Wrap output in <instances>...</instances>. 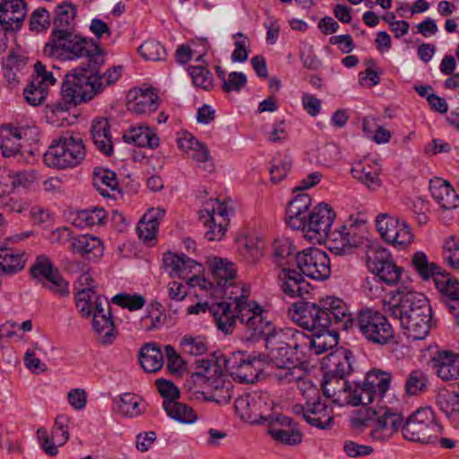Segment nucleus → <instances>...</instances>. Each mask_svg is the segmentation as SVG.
I'll use <instances>...</instances> for the list:
<instances>
[{
  "instance_id": "nucleus-1",
  "label": "nucleus",
  "mask_w": 459,
  "mask_h": 459,
  "mask_svg": "<svg viewBox=\"0 0 459 459\" xmlns=\"http://www.w3.org/2000/svg\"><path fill=\"white\" fill-rule=\"evenodd\" d=\"M337 298L327 297L317 303L308 301H298L292 304L290 309L291 319L299 326L312 332L307 334V353L314 351L322 354L339 342L338 330H344L342 326V318L338 316L335 318V302Z\"/></svg>"
},
{
  "instance_id": "nucleus-2",
  "label": "nucleus",
  "mask_w": 459,
  "mask_h": 459,
  "mask_svg": "<svg viewBox=\"0 0 459 459\" xmlns=\"http://www.w3.org/2000/svg\"><path fill=\"white\" fill-rule=\"evenodd\" d=\"M397 299L385 309L390 316L399 320L404 335L412 341L423 340L429 333L432 309L427 297L407 287L397 289Z\"/></svg>"
},
{
  "instance_id": "nucleus-3",
  "label": "nucleus",
  "mask_w": 459,
  "mask_h": 459,
  "mask_svg": "<svg viewBox=\"0 0 459 459\" xmlns=\"http://www.w3.org/2000/svg\"><path fill=\"white\" fill-rule=\"evenodd\" d=\"M336 304L335 318L342 316L344 331L356 328L369 342L384 345L394 338V329L387 317L378 310L362 309L353 317L347 304L341 299L333 300ZM334 308V306H333Z\"/></svg>"
},
{
  "instance_id": "nucleus-4",
  "label": "nucleus",
  "mask_w": 459,
  "mask_h": 459,
  "mask_svg": "<svg viewBox=\"0 0 459 459\" xmlns=\"http://www.w3.org/2000/svg\"><path fill=\"white\" fill-rule=\"evenodd\" d=\"M43 53L47 56L63 60L85 57L88 64L93 65L105 63V55L100 46L92 39L82 37L75 30L50 37Z\"/></svg>"
},
{
  "instance_id": "nucleus-5",
  "label": "nucleus",
  "mask_w": 459,
  "mask_h": 459,
  "mask_svg": "<svg viewBox=\"0 0 459 459\" xmlns=\"http://www.w3.org/2000/svg\"><path fill=\"white\" fill-rule=\"evenodd\" d=\"M91 80L89 65L80 66L70 71L62 83L61 98L59 100L48 104V108L53 113L68 111L82 102L91 100L100 86Z\"/></svg>"
},
{
  "instance_id": "nucleus-6",
  "label": "nucleus",
  "mask_w": 459,
  "mask_h": 459,
  "mask_svg": "<svg viewBox=\"0 0 459 459\" xmlns=\"http://www.w3.org/2000/svg\"><path fill=\"white\" fill-rule=\"evenodd\" d=\"M85 156L86 149L81 134L65 132L53 140L43 159L48 167L65 169L78 166Z\"/></svg>"
},
{
  "instance_id": "nucleus-7",
  "label": "nucleus",
  "mask_w": 459,
  "mask_h": 459,
  "mask_svg": "<svg viewBox=\"0 0 459 459\" xmlns=\"http://www.w3.org/2000/svg\"><path fill=\"white\" fill-rule=\"evenodd\" d=\"M403 418L401 413L387 407L378 409L363 408L358 416L351 420L354 429L363 430L370 429V437L376 440L389 438L403 426Z\"/></svg>"
},
{
  "instance_id": "nucleus-8",
  "label": "nucleus",
  "mask_w": 459,
  "mask_h": 459,
  "mask_svg": "<svg viewBox=\"0 0 459 459\" xmlns=\"http://www.w3.org/2000/svg\"><path fill=\"white\" fill-rule=\"evenodd\" d=\"M238 318L247 338L257 340L263 337L264 340L273 334L274 326L263 316L264 309L256 302L248 299V295L242 293L234 298Z\"/></svg>"
},
{
  "instance_id": "nucleus-9",
  "label": "nucleus",
  "mask_w": 459,
  "mask_h": 459,
  "mask_svg": "<svg viewBox=\"0 0 459 459\" xmlns=\"http://www.w3.org/2000/svg\"><path fill=\"white\" fill-rule=\"evenodd\" d=\"M405 439L412 442L431 443L442 434V427L430 407L420 408L411 413L402 426Z\"/></svg>"
},
{
  "instance_id": "nucleus-10",
  "label": "nucleus",
  "mask_w": 459,
  "mask_h": 459,
  "mask_svg": "<svg viewBox=\"0 0 459 459\" xmlns=\"http://www.w3.org/2000/svg\"><path fill=\"white\" fill-rule=\"evenodd\" d=\"M392 375L380 369H372L367 373L362 382L351 386L349 403L352 406L368 405L375 400L384 397L390 387Z\"/></svg>"
},
{
  "instance_id": "nucleus-11",
  "label": "nucleus",
  "mask_w": 459,
  "mask_h": 459,
  "mask_svg": "<svg viewBox=\"0 0 459 459\" xmlns=\"http://www.w3.org/2000/svg\"><path fill=\"white\" fill-rule=\"evenodd\" d=\"M234 407L238 416L246 421L272 424L273 401L265 392L246 393L235 400Z\"/></svg>"
},
{
  "instance_id": "nucleus-12",
  "label": "nucleus",
  "mask_w": 459,
  "mask_h": 459,
  "mask_svg": "<svg viewBox=\"0 0 459 459\" xmlns=\"http://www.w3.org/2000/svg\"><path fill=\"white\" fill-rule=\"evenodd\" d=\"M368 236L366 221L351 216L342 227L333 231L331 238L336 246L333 248L340 250L338 254L350 253L353 248L368 244Z\"/></svg>"
},
{
  "instance_id": "nucleus-13",
  "label": "nucleus",
  "mask_w": 459,
  "mask_h": 459,
  "mask_svg": "<svg viewBox=\"0 0 459 459\" xmlns=\"http://www.w3.org/2000/svg\"><path fill=\"white\" fill-rule=\"evenodd\" d=\"M228 206L218 199L210 200L204 210L200 211V220L207 230L204 234L209 241L220 240L229 225Z\"/></svg>"
},
{
  "instance_id": "nucleus-14",
  "label": "nucleus",
  "mask_w": 459,
  "mask_h": 459,
  "mask_svg": "<svg viewBox=\"0 0 459 459\" xmlns=\"http://www.w3.org/2000/svg\"><path fill=\"white\" fill-rule=\"evenodd\" d=\"M297 266L306 276L324 281L331 274L330 258L326 252L317 247H309L298 253Z\"/></svg>"
},
{
  "instance_id": "nucleus-15",
  "label": "nucleus",
  "mask_w": 459,
  "mask_h": 459,
  "mask_svg": "<svg viewBox=\"0 0 459 459\" xmlns=\"http://www.w3.org/2000/svg\"><path fill=\"white\" fill-rule=\"evenodd\" d=\"M335 212L327 204L322 203L316 206L305 219L306 236L309 239L322 241L325 238L332 240L333 231L331 230Z\"/></svg>"
},
{
  "instance_id": "nucleus-16",
  "label": "nucleus",
  "mask_w": 459,
  "mask_h": 459,
  "mask_svg": "<svg viewBox=\"0 0 459 459\" xmlns=\"http://www.w3.org/2000/svg\"><path fill=\"white\" fill-rule=\"evenodd\" d=\"M376 224L381 238L387 244L403 249L412 240L410 227L404 221L387 213H380L376 219Z\"/></svg>"
},
{
  "instance_id": "nucleus-17",
  "label": "nucleus",
  "mask_w": 459,
  "mask_h": 459,
  "mask_svg": "<svg viewBox=\"0 0 459 459\" xmlns=\"http://www.w3.org/2000/svg\"><path fill=\"white\" fill-rule=\"evenodd\" d=\"M31 276L42 281L43 286L60 297L70 293L68 283L63 279L59 271L54 267L50 259L44 255H39L30 267Z\"/></svg>"
},
{
  "instance_id": "nucleus-18",
  "label": "nucleus",
  "mask_w": 459,
  "mask_h": 459,
  "mask_svg": "<svg viewBox=\"0 0 459 459\" xmlns=\"http://www.w3.org/2000/svg\"><path fill=\"white\" fill-rule=\"evenodd\" d=\"M306 389L301 393L307 400V422L318 429H325L333 425V411L321 401L319 391L311 383H304Z\"/></svg>"
},
{
  "instance_id": "nucleus-19",
  "label": "nucleus",
  "mask_w": 459,
  "mask_h": 459,
  "mask_svg": "<svg viewBox=\"0 0 459 459\" xmlns=\"http://www.w3.org/2000/svg\"><path fill=\"white\" fill-rule=\"evenodd\" d=\"M35 74L32 76L30 82L23 91L26 101L31 106H39L44 102L48 94V87L56 82L52 72H48L46 66L37 62L34 65Z\"/></svg>"
},
{
  "instance_id": "nucleus-20",
  "label": "nucleus",
  "mask_w": 459,
  "mask_h": 459,
  "mask_svg": "<svg viewBox=\"0 0 459 459\" xmlns=\"http://www.w3.org/2000/svg\"><path fill=\"white\" fill-rule=\"evenodd\" d=\"M256 357H251L243 351L232 352L223 359L225 368L239 383L253 384L258 378V370L255 367Z\"/></svg>"
},
{
  "instance_id": "nucleus-21",
  "label": "nucleus",
  "mask_w": 459,
  "mask_h": 459,
  "mask_svg": "<svg viewBox=\"0 0 459 459\" xmlns=\"http://www.w3.org/2000/svg\"><path fill=\"white\" fill-rule=\"evenodd\" d=\"M92 327L102 343H111L116 338L111 308L108 299H100L95 305Z\"/></svg>"
},
{
  "instance_id": "nucleus-22",
  "label": "nucleus",
  "mask_w": 459,
  "mask_h": 459,
  "mask_svg": "<svg viewBox=\"0 0 459 459\" xmlns=\"http://www.w3.org/2000/svg\"><path fill=\"white\" fill-rule=\"evenodd\" d=\"M178 146L189 158L196 162L198 168L209 173L214 170V164L210 151L205 143H201L190 134H185L178 139Z\"/></svg>"
},
{
  "instance_id": "nucleus-23",
  "label": "nucleus",
  "mask_w": 459,
  "mask_h": 459,
  "mask_svg": "<svg viewBox=\"0 0 459 459\" xmlns=\"http://www.w3.org/2000/svg\"><path fill=\"white\" fill-rule=\"evenodd\" d=\"M304 274L290 267L281 269L278 281L282 292L290 298L305 299L311 290V285L304 279Z\"/></svg>"
},
{
  "instance_id": "nucleus-24",
  "label": "nucleus",
  "mask_w": 459,
  "mask_h": 459,
  "mask_svg": "<svg viewBox=\"0 0 459 459\" xmlns=\"http://www.w3.org/2000/svg\"><path fill=\"white\" fill-rule=\"evenodd\" d=\"M126 99L127 109L136 115L154 112L160 105V99L153 88L130 90Z\"/></svg>"
},
{
  "instance_id": "nucleus-25",
  "label": "nucleus",
  "mask_w": 459,
  "mask_h": 459,
  "mask_svg": "<svg viewBox=\"0 0 459 459\" xmlns=\"http://www.w3.org/2000/svg\"><path fill=\"white\" fill-rule=\"evenodd\" d=\"M271 344H281L290 348L296 353L306 355L307 353V333L296 328L286 327L275 329L271 334Z\"/></svg>"
},
{
  "instance_id": "nucleus-26",
  "label": "nucleus",
  "mask_w": 459,
  "mask_h": 459,
  "mask_svg": "<svg viewBox=\"0 0 459 459\" xmlns=\"http://www.w3.org/2000/svg\"><path fill=\"white\" fill-rule=\"evenodd\" d=\"M27 14L23 0H3L0 3V24L5 30H20Z\"/></svg>"
},
{
  "instance_id": "nucleus-27",
  "label": "nucleus",
  "mask_w": 459,
  "mask_h": 459,
  "mask_svg": "<svg viewBox=\"0 0 459 459\" xmlns=\"http://www.w3.org/2000/svg\"><path fill=\"white\" fill-rule=\"evenodd\" d=\"M268 377L271 381L278 385H288L293 382L298 383V387L302 393L306 389L304 383H310L305 380V372L296 364L281 365L266 364Z\"/></svg>"
},
{
  "instance_id": "nucleus-28",
  "label": "nucleus",
  "mask_w": 459,
  "mask_h": 459,
  "mask_svg": "<svg viewBox=\"0 0 459 459\" xmlns=\"http://www.w3.org/2000/svg\"><path fill=\"white\" fill-rule=\"evenodd\" d=\"M372 273L375 276L371 281L367 279L363 287L365 290H368V295L371 298H376L383 291V289L377 286V283L382 281L387 285L396 284L401 278L402 268L398 267L394 261L391 260L387 263H384V265H381L378 270H375Z\"/></svg>"
},
{
  "instance_id": "nucleus-29",
  "label": "nucleus",
  "mask_w": 459,
  "mask_h": 459,
  "mask_svg": "<svg viewBox=\"0 0 459 459\" xmlns=\"http://www.w3.org/2000/svg\"><path fill=\"white\" fill-rule=\"evenodd\" d=\"M432 368L443 381L459 377V355L446 350L437 351L431 359Z\"/></svg>"
},
{
  "instance_id": "nucleus-30",
  "label": "nucleus",
  "mask_w": 459,
  "mask_h": 459,
  "mask_svg": "<svg viewBox=\"0 0 459 459\" xmlns=\"http://www.w3.org/2000/svg\"><path fill=\"white\" fill-rule=\"evenodd\" d=\"M353 354L351 351L340 349L327 355L324 361L325 374L346 379L352 370Z\"/></svg>"
},
{
  "instance_id": "nucleus-31",
  "label": "nucleus",
  "mask_w": 459,
  "mask_h": 459,
  "mask_svg": "<svg viewBox=\"0 0 459 459\" xmlns=\"http://www.w3.org/2000/svg\"><path fill=\"white\" fill-rule=\"evenodd\" d=\"M311 198L307 194L297 195L289 204L286 209V222L293 230H304L305 219L308 215V208Z\"/></svg>"
},
{
  "instance_id": "nucleus-32",
  "label": "nucleus",
  "mask_w": 459,
  "mask_h": 459,
  "mask_svg": "<svg viewBox=\"0 0 459 459\" xmlns=\"http://www.w3.org/2000/svg\"><path fill=\"white\" fill-rule=\"evenodd\" d=\"M429 191L440 208L451 210L457 207L458 195L448 181L441 178L430 179Z\"/></svg>"
},
{
  "instance_id": "nucleus-33",
  "label": "nucleus",
  "mask_w": 459,
  "mask_h": 459,
  "mask_svg": "<svg viewBox=\"0 0 459 459\" xmlns=\"http://www.w3.org/2000/svg\"><path fill=\"white\" fill-rule=\"evenodd\" d=\"M322 390L325 396L333 399V403L339 406L348 405L351 385L346 379L325 374Z\"/></svg>"
},
{
  "instance_id": "nucleus-34",
  "label": "nucleus",
  "mask_w": 459,
  "mask_h": 459,
  "mask_svg": "<svg viewBox=\"0 0 459 459\" xmlns=\"http://www.w3.org/2000/svg\"><path fill=\"white\" fill-rule=\"evenodd\" d=\"M298 253L290 238H277L272 244V261L281 269L289 268L297 264Z\"/></svg>"
},
{
  "instance_id": "nucleus-35",
  "label": "nucleus",
  "mask_w": 459,
  "mask_h": 459,
  "mask_svg": "<svg viewBox=\"0 0 459 459\" xmlns=\"http://www.w3.org/2000/svg\"><path fill=\"white\" fill-rule=\"evenodd\" d=\"M70 250L89 261H96L102 256L104 247L100 238L91 235H81L72 239Z\"/></svg>"
},
{
  "instance_id": "nucleus-36",
  "label": "nucleus",
  "mask_w": 459,
  "mask_h": 459,
  "mask_svg": "<svg viewBox=\"0 0 459 459\" xmlns=\"http://www.w3.org/2000/svg\"><path fill=\"white\" fill-rule=\"evenodd\" d=\"M164 215L165 210L160 207L148 210L136 228L139 238L144 243H151L155 240L160 221Z\"/></svg>"
},
{
  "instance_id": "nucleus-37",
  "label": "nucleus",
  "mask_w": 459,
  "mask_h": 459,
  "mask_svg": "<svg viewBox=\"0 0 459 459\" xmlns=\"http://www.w3.org/2000/svg\"><path fill=\"white\" fill-rule=\"evenodd\" d=\"M163 264L172 278H186L188 274L199 265L195 260L186 255H178L171 252L164 254Z\"/></svg>"
},
{
  "instance_id": "nucleus-38",
  "label": "nucleus",
  "mask_w": 459,
  "mask_h": 459,
  "mask_svg": "<svg viewBox=\"0 0 459 459\" xmlns=\"http://www.w3.org/2000/svg\"><path fill=\"white\" fill-rule=\"evenodd\" d=\"M231 309L227 301L215 302L209 307V312L212 315L219 330L226 334L232 332L238 318V310Z\"/></svg>"
},
{
  "instance_id": "nucleus-39",
  "label": "nucleus",
  "mask_w": 459,
  "mask_h": 459,
  "mask_svg": "<svg viewBox=\"0 0 459 459\" xmlns=\"http://www.w3.org/2000/svg\"><path fill=\"white\" fill-rule=\"evenodd\" d=\"M123 140L139 147L155 149L160 145V138L148 126H132L123 134Z\"/></svg>"
},
{
  "instance_id": "nucleus-40",
  "label": "nucleus",
  "mask_w": 459,
  "mask_h": 459,
  "mask_svg": "<svg viewBox=\"0 0 459 459\" xmlns=\"http://www.w3.org/2000/svg\"><path fill=\"white\" fill-rule=\"evenodd\" d=\"M139 362L147 373L159 371L164 363L163 353L159 345L154 342L143 344L139 351Z\"/></svg>"
},
{
  "instance_id": "nucleus-41",
  "label": "nucleus",
  "mask_w": 459,
  "mask_h": 459,
  "mask_svg": "<svg viewBox=\"0 0 459 459\" xmlns=\"http://www.w3.org/2000/svg\"><path fill=\"white\" fill-rule=\"evenodd\" d=\"M114 411L123 417L134 418L143 414L145 406L142 398L130 393H126L114 399Z\"/></svg>"
},
{
  "instance_id": "nucleus-42",
  "label": "nucleus",
  "mask_w": 459,
  "mask_h": 459,
  "mask_svg": "<svg viewBox=\"0 0 459 459\" xmlns=\"http://www.w3.org/2000/svg\"><path fill=\"white\" fill-rule=\"evenodd\" d=\"M435 285L442 294L443 302L451 310V306L459 305V281L448 274H441L434 279Z\"/></svg>"
},
{
  "instance_id": "nucleus-43",
  "label": "nucleus",
  "mask_w": 459,
  "mask_h": 459,
  "mask_svg": "<svg viewBox=\"0 0 459 459\" xmlns=\"http://www.w3.org/2000/svg\"><path fill=\"white\" fill-rule=\"evenodd\" d=\"M75 9L70 4L59 5L55 12L51 36L74 30Z\"/></svg>"
},
{
  "instance_id": "nucleus-44",
  "label": "nucleus",
  "mask_w": 459,
  "mask_h": 459,
  "mask_svg": "<svg viewBox=\"0 0 459 459\" xmlns=\"http://www.w3.org/2000/svg\"><path fill=\"white\" fill-rule=\"evenodd\" d=\"M25 255L12 248L0 247V275L16 273L24 267Z\"/></svg>"
},
{
  "instance_id": "nucleus-45",
  "label": "nucleus",
  "mask_w": 459,
  "mask_h": 459,
  "mask_svg": "<svg viewBox=\"0 0 459 459\" xmlns=\"http://www.w3.org/2000/svg\"><path fill=\"white\" fill-rule=\"evenodd\" d=\"M351 173L354 178L372 191L378 189L381 186L379 169L377 166L358 162L351 168Z\"/></svg>"
},
{
  "instance_id": "nucleus-46",
  "label": "nucleus",
  "mask_w": 459,
  "mask_h": 459,
  "mask_svg": "<svg viewBox=\"0 0 459 459\" xmlns=\"http://www.w3.org/2000/svg\"><path fill=\"white\" fill-rule=\"evenodd\" d=\"M163 408L168 416L178 422L191 424L197 420L195 412L190 406L173 399L164 400Z\"/></svg>"
},
{
  "instance_id": "nucleus-47",
  "label": "nucleus",
  "mask_w": 459,
  "mask_h": 459,
  "mask_svg": "<svg viewBox=\"0 0 459 459\" xmlns=\"http://www.w3.org/2000/svg\"><path fill=\"white\" fill-rule=\"evenodd\" d=\"M166 318L162 305L157 301L151 302L147 307V314L141 318V328L146 332L160 329Z\"/></svg>"
},
{
  "instance_id": "nucleus-48",
  "label": "nucleus",
  "mask_w": 459,
  "mask_h": 459,
  "mask_svg": "<svg viewBox=\"0 0 459 459\" xmlns=\"http://www.w3.org/2000/svg\"><path fill=\"white\" fill-rule=\"evenodd\" d=\"M411 266L419 276L425 281L430 278L435 279L442 274L441 268L437 264L429 262L426 254L422 251L413 254Z\"/></svg>"
},
{
  "instance_id": "nucleus-49",
  "label": "nucleus",
  "mask_w": 459,
  "mask_h": 459,
  "mask_svg": "<svg viewBox=\"0 0 459 459\" xmlns=\"http://www.w3.org/2000/svg\"><path fill=\"white\" fill-rule=\"evenodd\" d=\"M265 347L267 350V362L266 364H281L290 365L296 364L293 352L290 348L281 344H271V339H265Z\"/></svg>"
},
{
  "instance_id": "nucleus-50",
  "label": "nucleus",
  "mask_w": 459,
  "mask_h": 459,
  "mask_svg": "<svg viewBox=\"0 0 459 459\" xmlns=\"http://www.w3.org/2000/svg\"><path fill=\"white\" fill-rule=\"evenodd\" d=\"M0 150L5 158L21 154L22 143L12 131V126H3L0 129Z\"/></svg>"
},
{
  "instance_id": "nucleus-51",
  "label": "nucleus",
  "mask_w": 459,
  "mask_h": 459,
  "mask_svg": "<svg viewBox=\"0 0 459 459\" xmlns=\"http://www.w3.org/2000/svg\"><path fill=\"white\" fill-rule=\"evenodd\" d=\"M429 378L421 369L411 371L405 380L404 392L410 396H418L428 390Z\"/></svg>"
},
{
  "instance_id": "nucleus-52",
  "label": "nucleus",
  "mask_w": 459,
  "mask_h": 459,
  "mask_svg": "<svg viewBox=\"0 0 459 459\" xmlns=\"http://www.w3.org/2000/svg\"><path fill=\"white\" fill-rule=\"evenodd\" d=\"M91 69V80L95 81L100 87L96 89L97 94L101 92L106 87L115 83L121 76V66H113L108 69L104 74H100L99 68L101 65H93L88 64Z\"/></svg>"
},
{
  "instance_id": "nucleus-53",
  "label": "nucleus",
  "mask_w": 459,
  "mask_h": 459,
  "mask_svg": "<svg viewBox=\"0 0 459 459\" xmlns=\"http://www.w3.org/2000/svg\"><path fill=\"white\" fill-rule=\"evenodd\" d=\"M213 281L219 287H224L236 276L234 264L221 258H215L212 265Z\"/></svg>"
},
{
  "instance_id": "nucleus-54",
  "label": "nucleus",
  "mask_w": 459,
  "mask_h": 459,
  "mask_svg": "<svg viewBox=\"0 0 459 459\" xmlns=\"http://www.w3.org/2000/svg\"><path fill=\"white\" fill-rule=\"evenodd\" d=\"M100 299H106L97 296L92 288L82 289L75 295L76 307L82 316L89 317L93 316L95 305Z\"/></svg>"
},
{
  "instance_id": "nucleus-55",
  "label": "nucleus",
  "mask_w": 459,
  "mask_h": 459,
  "mask_svg": "<svg viewBox=\"0 0 459 459\" xmlns=\"http://www.w3.org/2000/svg\"><path fill=\"white\" fill-rule=\"evenodd\" d=\"M118 185L115 172L100 169L94 171L93 186L103 196H109V190H115Z\"/></svg>"
},
{
  "instance_id": "nucleus-56",
  "label": "nucleus",
  "mask_w": 459,
  "mask_h": 459,
  "mask_svg": "<svg viewBox=\"0 0 459 459\" xmlns=\"http://www.w3.org/2000/svg\"><path fill=\"white\" fill-rule=\"evenodd\" d=\"M268 434L277 442L287 446H297L302 442L303 434L297 429H284L276 426L268 429Z\"/></svg>"
},
{
  "instance_id": "nucleus-57",
  "label": "nucleus",
  "mask_w": 459,
  "mask_h": 459,
  "mask_svg": "<svg viewBox=\"0 0 459 459\" xmlns=\"http://www.w3.org/2000/svg\"><path fill=\"white\" fill-rule=\"evenodd\" d=\"M138 52L143 59L149 61H163L167 57L165 48L154 39L144 41L138 48Z\"/></svg>"
},
{
  "instance_id": "nucleus-58",
  "label": "nucleus",
  "mask_w": 459,
  "mask_h": 459,
  "mask_svg": "<svg viewBox=\"0 0 459 459\" xmlns=\"http://www.w3.org/2000/svg\"><path fill=\"white\" fill-rule=\"evenodd\" d=\"M189 74L195 86L209 91L212 88L213 76L206 66L192 65L188 68Z\"/></svg>"
},
{
  "instance_id": "nucleus-59",
  "label": "nucleus",
  "mask_w": 459,
  "mask_h": 459,
  "mask_svg": "<svg viewBox=\"0 0 459 459\" xmlns=\"http://www.w3.org/2000/svg\"><path fill=\"white\" fill-rule=\"evenodd\" d=\"M112 303L130 311L139 310L146 303L145 298L141 294L118 293L115 295Z\"/></svg>"
},
{
  "instance_id": "nucleus-60",
  "label": "nucleus",
  "mask_w": 459,
  "mask_h": 459,
  "mask_svg": "<svg viewBox=\"0 0 459 459\" xmlns=\"http://www.w3.org/2000/svg\"><path fill=\"white\" fill-rule=\"evenodd\" d=\"M180 346L184 353L193 356H200L207 351V342L204 337L185 335L180 342Z\"/></svg>"
},
{
  "instance_id": "nucleus-61",
  "label": "nucleus",
  "mask_w": 459,
  "mask_h": 459,
  "mask_svg": "<svg viewBox=\"0 0 459 459\" xmlns=\"http://www.w3.org/2000/svg\"><path fill=\"white\" fill-rule=\"evenodd\" d=\"M391 260L389 252L379 246L370 247L367 253V265L370 272L378 270L381 265H384V263Z\"/></svg>"
},
{
  "instance_id": "nucleus-62",
  "label": "nucleus",
  "mask_w": 459,
  "mask_h": 459,
  "mask_svg": "<svg viewBox=\"0 0 459 459\" xmlns=\"http://www.w3.org/2000/svg\"><path fill=\"white\" fill-rule=\"evenodd\" d=\"M70 419L64 414H59L55 420L52 429L53 437H56L58 446L64 445L69 439L68 423Z\"/></svg>"
},
{
  "instance_id": "nucleus-63",
  "label": "nucleus",
  "mask_w": 459,
  "mask_h": 459,
  "mask_svg": "<svg viewBox=\"0 0 459 459\" xmlns=\"http://www.w3.org/2000/svg\"><path fill=\"white\" fill-rule=\"evenodd\" d=\"M247 76L241 72H231L222 82L221 89L224 92H238L247 84Z\"/></svg>"
},
{
  "instance_id": "nucleus-64",
  "label": "nucleus",
  "mask_w": 459,
  "mask_h": 459,
  "mask_svg": "<svg viewBox=\"0 0 459 459\" xmlns=\"http://www.w3.org/2000/svg\"><path fill=\"white\" fill-rule=\"evenodd\" d=\"M444 259L453 267L459 269V241L455 237H450L445 243Z\"/></svg>"
}]
</instances>
